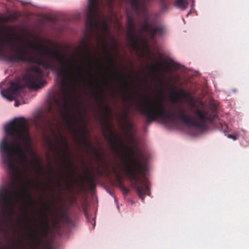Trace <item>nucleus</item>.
<instances>
[{
    "label": "nucleus",
    "instance_id": "12",
    "mask_svg": "<svg viewBox=\"0 0 249 249\" xmlns=\"http://www.w3.org/2000/svg\"><path fill=\"white\" fill-rule=\"evenodd\" d=\"M134 12L139 16L142 11L146 10L145 1L142 0H129Z\"/></svg>",
    "mask_w": 249,
    "mask_h": 249
},
{
    "label": "nucleus",
    "instance_id": "32",
    "mask_svg": "<svg viewBox=\"0 0 249 249\" xmlns=\"http://www.w3.org/2000/svg\"><path fill=\"white\" fill-rule=\"evenodd\" d=\"M97 63L99 65L101 66V64L98 61H97Z\"/></svg>",
    "mask_w": 249,
    "mask_h": 249
},
{
    "label": "nucleus",
    "instance_id": "5",
    "mask_svg": "<svg viewBox=\"0 0 249 249\" xmlns=\"http://www.w3.org/2000/svg\"><path fill=\"white\" fill-rule=\"evenodd\" d=\"M98 14V0H89L87 18L85 20L86 34L91 36L94 33L99 36L101 32L106 39V36L109 34L108 24L106 21H101L97 19Z\"/></svg>",
    "mask_w": 249,
    "mask_h": 249
},
{
    "label": "nucleus",
    "instance_id": "15",
    "mask_svg": "<svg viewBox=\"0 0 249 249\" xmlns=\"http://www.w3.org/2000/svg\"><path fill=\"white\" fill-rule=\"evenodd\" d=\"M58 220H62L63 222L68 225H71L73 221L70 216L67 214V213H61L57 216Z\"/></svg>",
    "mask_w": 249,
    "mask_h": 249
},
{
    "label": "nucleus",
    "instance_id": "10",
    "mask_svg": "<svg viewBox=\"0 0 249 249\" xmlns=\"http://www.w3.org/2000/svg\"><path fill=\"white\" fill-rule=\"evenodd\" d=\"M126 29L128 39L132 42L136 43L137 37L135 34L134 18L131 14L127 15Z\"/></svg>",
    "mask_w": 249,
    "mask_h": 249
},
{
    "label": "nucleus",
    "instance_id": "16",
    "mask_svg": "<svg viewBox=\"0 0 249 249\" xmlns=\"http://www.w3.org/2000/svg\"><path fill=\"white\" fill-rule=\"evenodd\" d=\"M174 4L181 10H184L188 7L189 3L187 0H176Z\"/></svg>",
    "mask_w": 249,
    "mask_h": 249
},
{
    "label": "nucleus",
    "instance_id": "18",
    "mask_svg": "<svg viewBox=\"0 0 249 249\" xmlns=\"http://www.w3.org/2000/svg\"><path fill=\"white\" fill-rule=\"evenodd\" d=\"M124 122L125 123H128L130 125H131V123L129 121V110L127 108L124 112V115L122 118Z\"/></svg>",
    "mask_w": 249,
    "mask_h": 249
},
{
    "label": "nucleus",
    "instance_id": "30",
    "mask_svg": "<svg viewBox=\"0 0 249 249\" xmlns=\"http://www.w3.org/2000/svg\"><path fill=\"white\" fill-rule=\"evenodd\" d=\"M57 185L59 187H60L61 183H60V180L58 181V182H57Z\"/></svg>",
    "mask_w": 249,
    "mask_h": 249
},
{
    "label": "nucleus",
    "instance_id": "25",
    "mask_svg": "<svg viewBox=\"0 0 249 249\" xmlns=\"http://www.w3.org/2000/svg\"><path fill=\"white\" fill-rule=\"evenodd\" d=\"M105 172L107 173L108 176L111 173L110 169L107 167H106L105 168Z\"/></svg>",
    "mask_w": 249,
    "mask_h": 249
},
{
    "label": "nucleus",
    "instance_id": "20",
    "mask_svg": "<svg viewBox=\"0 0 249 249\" xmlns=\"http://www.w3.org/2000/svg\"><path fill=\"white\" fill-rule=\"evenodd\" d=\"M42 249H53V248L52 245V242H47L46 245L43 247Z\"/></svg>",
    "mask_w": 249,
    "mask_h": 249
},
{
    "label": "nucleus",
    "instance_id": "13",
    "mask_svg": "<svg viewBox=\"0 0 249 249\" xmlns=\"http://www.w3.org/2000/svg\"><path fill=\"white\" fill-rule=\"evenodd\" d=\"M171 88L174 90L171 92L170 96L172 100L174 102H178L180 99L185 98L188 96V93L184 90L180 89L179 91L175 90V87L173 85L171 86Z\"/></svg>",
    "mask_w": 249,
    "mask_h": 249
},
{
    "label": "nucleus",
    "instance_id": "9",
    "mask_svg": "<svg viewBox=\"0 0 249 249\" xmlns=\"http://www.w3.org/2000/svg\"><path fill=\"white\" fill-rule=\"evenodd\" d=\"M42 220L41 221V228L39 234H36L35 235H33L32 237L35 239L36 241L39 244L40 242L43 241L42 237H46L48 235L49 225V217L46 213L42 214Z\"/></svg>",
    "mask_w": 249,
    "mask_h": 249
},
{
    "label": "nucleus",
    "instance_id": "35",
    "mask_svg": "<svg viewBox=\"0 0 249 249\" xmlns=\"http://www.w3.org/2000/svg\"><path fill=\"white\" fill-rule=\"evenodd\" d=\"M99 173L100 174H101V171H99Z\"/></svg>",
    "mask_w": 249,
    "mask_h": 249
},
{
    "label": "nucleus",
    "instance_id": "29",
    "mask_svg": "<svg viewBox=\"0 0 249 249\" xmlns=\"http://www.w3.org/2000/svg\"><path fill=\"white\" fill-rule=\"evenodd\" d=\"M52 197L53 199L54 200H55L56 198H55V196L54 195V194H53L52 195Z\"/></svg>",
    "mask_w": 249,
    "mask_h": 249
},
{
    "label": "nucleus",
    "instance_id": "11",
    "mask_svg": "<svg viewBox=\"0 0 249 249\" xmlns=\"http://www.w3.org/2000/svg\"><path fill=\"white\" fill-rule=\"evenodd\" d=\"M114 72L117 75L118 79L122 81L124 84V89H125V93L126 94L127 99H131L132 94L130 91L131 83L128 82L125 75L121 73L119 71L116 70H114Z\"/></svg>",
    "mask_w": 249,
    "mask_h": 249
},
{
    "label": "nucleus",
    "instance_id": "34",
    "mask_svg": "<svg viewBox=\"0 0 249 249\" xmlns=\"http://www.w3.org/2000/svg\"><path fill=\"white\" fill-rule=\"evenodd\" d=\"M160 57L162 58V55H160Z\"/></svg>",
    "mask_w": 249,
    "mask_h": 249
},
{
    "label": "nucleus",
    "instance_id": "31",
    "mask_svg": "<svg viewBox=\"0 0 249 249\" xmlns=\"http://www.w3.org/2000/svg\"><path fill=\"white\" fill-rule=\"evenodd\" d=\"M46 42H48V43H50V44H52V43H53V42H52V41H50L49 39H47V40H46Z\"/></svg>",
    "mask_w": 249,
    "mask_h": 249
},
{
    "label": "nucleus",
    "instance_id": "27",
    "mask_svg": "<svg viewBox=\"0 0 249 249\" xmlns=\"http://www.w3.org/2000/svg\"><path fill=\"white\" fill-rule=\"evenodd\" d=\"M20 103L17 100H15V106L18 107Z\"/></svg>",
    "mask_w": 249,
    "mask_h": 249
},
{
    "label": "nucleus",
    "instance_id": "4",
    "mask_svg": "<svg viewBox=\"0 0 249 249\" xmlns=\"http://www.w3.org/2000/svg\"><path fill=\"white\" fill-rule=\"evenodd\" d=\"M129 142L132 144V147L128 148L131 156V164L127 163L125 171L129 179L134 181V187L139 197L143 200L144 195H149L150 194L149 186V181L145 178V173L148 170V165L146 160L143 161L134 159L136 154L135 149H137V143L133 135H130Z\"/></svg>",
    "mask_w": 249,
    "mask_h": 249
},
{
    "label": "nucleus",
    "instance_id": "33",
    "mask_svg": "<svg viewBox=\"0 0 249 249\" xmlns=\"http://www.w3.org/2000/svg\"><path fill=\"white\" fill-rule=\"evenodd\" d=\"M48 208H49V209H50V210H51L52 211V210H51V207H50V206L48 207Z\"/></svg>",
    "mask_w": 249,
    "mask_h": 249
},
{
    "label": "nucleus",
    "instance_id": "24",
    "mask_svg": "<svg viewBox=\"0 0 249 249\" xmlns=\"http://www.w3.org/2000/svg\"><path fill=\"white\" fill-rule=\"evenodd\" d=\"M228 137L232 139L233 140H236L237 139V136L232 134H228Z\"/></svg>",
    "mask_w": 249,
    "mask_h": 249
},
{
    "label": "nucleus",
    "instance_id": "8",
    "mask_svg": "<svg viewBox=\"0 0 249 249\" xmlns=\"http://www.w3.org/2000/svg\"><path fill=\"white\" fill-rule=\"evenodd\" d=\"M142 31L148 33L150 38L154 39L157 35L162 36L165 32V27L162 25L152 27L148 22V18H146L141 28Z\"/></svg>",
    "mask_w": 249,
    "mask_h": 249
},
{
    "label": "nucleus",
    "instance_id": "23",
    "mask_svg": "<svg viewBox=\"0 0 249 249\" xmlns=\"http://www.w3.org/2000/svg\"><path fill=\"white\" fill-rule=\"evenodd\" d=\"M108 61L111 63L112 64L113 66L114 65V60L113 58V57L112 56H110L108 58Z\"/></svg>",
    "mask_w": 249,
    "mask_h": 249
},
{
    "label": "nucleus",
    "instance_id": "17",
    "mask_svg": "<svg viewBox=\"0 0 249 249\" xmlns=\"http://www.w3.org/2000/svg\"><path fill=\"white\" fill-rule=\"evenodd\" d=\"M94 177V174H91L90 176H88L86 178L88 183L89 184L91 188H95L96 186Z\"/></svg>",
    "mask_w": 249,
    "mask_h": 249
},
{
    "label": "nucleus",
    "instance_id": "28",
    "mask_svg": "<svg viewBox=\"0 0 249 249\" xmlns=\"http://www.w3.org/2000/svg\"><path fill=\"white\" fill-rule=\"evenodd\" d=\"M123 190L124 191V192L125 193H127L128 192H129V190L128 189L126 188H125V187H123Z\"/></svg>",
    "mask_w": 249,
    "mask_h": 249
},
{
    "label": "nucleus",
    "instance_id": "14",
    "mask_svg": "<svg viewBox=\"0 0 249 249\" xmlns=\"http://www.w3.org/2000/svg\"><path fill=\"white\" fill-rule=\"evenodd\" d=\"M57 143L59 144H61L62 146L63 155L65 159V162L69 168H71L72 166V163L70 159L67 156L66 150L64 149V147H65L67 149L69 148V145L67 141L61 136V140L60 141H57Z\"/></svg>",
    "mask_w": 249,
    "mask_h": 249
},
{
    "label": "nucleus",
    "instance_id": "1",
    "mask_svg": "<svg viewBox=\"0 0 249 249\" xmlns=\"http://www.w3.org/2000/svg\"><path fill=\"white\" fill-rule=\"evenodd\" d=\"M13 41L14 39L11 36L6 38L0 36V56L3 59L11 63L36 64L46 70L55 71L58 76L62 79L60 89L53 98V106L50 104L48 108L52 118L47 115L38 114L35 118L37 126L43 129H52L56 120V115H61L67 120L76 137H78V132L80 133L79 141L82 142V129L78 130L74 129L75 118L70 115L72 100L71 86L76 80L82 81V64L80 65L73 57L68 58L60 54L57 48L51 49L40 43H30V47L34 51L38 52L30 54L26 49L16 48ZM55 45L58 48V43L56 42Z\"/></svg>",
    "mask_w": 249,
    "mask_h": 249
},
{
    "label": "nucleus",
    "instance_id": "7",
    "mask_svg": "<svg viewBox=\"0 0 249 249\" xmlns=\"http://www.w3.org/2000/svg\"><path fill=\"white\" fill-rule=\"evenodd\" d=\"M24 86L19 82H11L10 86L6 89H1V94L9 101H13L15 97H21L20 93L23 92Z\"/></svg>",
    "mask_w": 249,
    "mask_h": 249
},
{
    "label": "nucleus",
    "instance_id": "26",
    "mask_svg": "<svg viewBox=\"0 0 249 249\" xmlns=\"http://www.w3.org/2000/svg\"><path fill=\"white\" fill-rule=\"evenodd\" d=\"M113 43H114V46H113V47H114L115 49H117V46H117V44H117V42H116V40H115V39L114 38H113Z\"/></svg>",
    "mask_w": 249,
    "mask_h": 249
},
{
    "label": "nucleus",
    "instance_id": "21",
    "mask_svg": "<svg viewBox=\"0 0 249 249\" xmlns=\"http://www.w3.org/2000/svg\"><path fill=\"white\" fill-rule=\"evenodd\" d=\"M113 172L114 173L115 175L116 176L118 181L119 182H120V183H122V180H121V177H120L119 173L115 169H113Z\"/></svg>",
    "mask_w": 249,
    "mask_h": 249
},
{
    "label": "nucleus",
    "instance_id": "22",
    "mask_svg": "<svg viewBox=\"0 0 249 249\" xmlns=\"http://www.w3.org/2000/svg\"><path fill=\"white\" fill-rule=\"evenodd\" d=\"M164 65V63L162 61H160L158 62V65L156 66V67L153 66V67H152V68L154 69H155L156 68L159 69L161 66H163Z\"/></svg>",
    "mask_w": 249,
    "mask_h": 249
},
{
    "label": "nucleus",
    "instance_id": "2",
    "mask_svg": "<svg viewBox=\"0 0 249 249\" xmlns=\"http://www.w3.org/2000/svg\"><path fill=\"white\" fill-rule=\"evenodd\" d=\"M6 136L0 145L2 162L7 165L10 176L7 188L0 190V223L4 224L7 214L13 211L21 193L32 203L31 195L24 188L23 178L30 171L27 154L34 155L32 138L25 119H16L5 126Z\"/></svg>",
    "mask_w": 249,
    "mask_h": 249
},
{
    "label": "nucleus",
    "instance_id": "6",
    "mask_svg": "<svg viewBox=\"0 0 249 249\" xmlns=\"http://www.w3.org/2000/svg\"><path fill=\"white\" fill-rule=\"evenodd\" d=\"M31 70L32 72L27 74L24 79L30 89H37L43 86V71L38 66H33Z\"/></svg>",
    "mask_w": 249,
    "mask_h": 249
},
{
    "label": "nucleus",
    "instance_id": "3",
    "mask_svg": "<svg viewBox=\"0 0 249 249\" xmlns=\"http://www.w3.org/2000/svg\"><path fill=\"white\" fill-rule=\"evenodd\" d=\"M140 112L146 118V122L150 123L158 119L165 122H170L173 117H176L184 124L190 127H195L200 130L207 129V123L211 121L208 115V112L197 107L192 110L194 116L186 114V111L182 108L179 109L178 113L168 111L161 100L156 102L146 101L140 106Z\"/></svg>",
    "mask_w": 249,
    "mask_h": 249
},
{
    "label": "nucleus",
    "instance_id": "19",
    "mask_svg": "<svg viewBox=\"0 0 249 249\" xmlns=\"http://www.w3.org/2000/svg\"><path fill=\"white\" fill-rule=\"evenodd\" d=\"M102 47L104 51V53L106 55H110V52L108 50L107 45L104 43H102Z\"/></svg>",
    "mask_w": 249,
    "mask_h": 249
}]
</instances>
